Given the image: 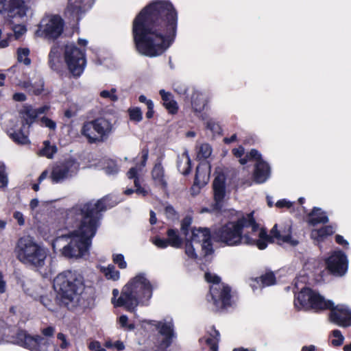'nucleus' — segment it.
I'll return each instance as SVG.
<instances>
[{"instance_id":"obj_1","label":"nucleus","mask_w":351,"mask_h":351,"mask_svg":"<svg viewBox=\"0 0 351 351\" xmlns=\"http://www.w3.org/2000/svg\"><path fill=\"white\" fill-rule=\"evenodd\" d=\"M177 25L178 14L170 2L157 1L149 4L133 21L137 51L151 58L162 55L173 42Z\"/></svg>"},{"instance_id":"obj_2","label":"nucleus","mask_w":351,"mask_h":351,"mask_svg":"<svg viewBox=\"0 0 351 351\" xmlns=\"http://www.w3.org/2000/svg\"><path fill=\"white\" fill-rule=\"evenodd\" d=\"M264 235L265 230L255 222L252 213L228 223L215 234L219 241L227 245H256L260 250L266 248L262 241Z\"/></svg>"},{"instance_id":"obj_3","label":"nucleus","mask_w":351,"mask_h":351,"mask_svg":"<svg viewBox=\"0 0 351 351\" xmlns=\"http://www.w3.org/2000/svg\"><path fill=\"white\" fill-rule=\"evenodd\" d=\"M71 213L78 228L71 236L58 238L56 243H65L61 250L64 256L77 258L83 256L88 250V203H78Z\"/></svg>"},{"instance_id":"obj_4","label":"nucleus","mask_w":351,"mask_h":351,"mask_svg":"<svg viewBox=\"0 0 351 351\" xmlns=\"http://www.w3.org/2000/svg\"><path fill=\"white\" fill-rule=\"evenodd\" d=\"M333 302L326 300L318 292L309 288H303L295 296L294 305L298 309H313L315 311L330 309V320L341 326H351V312L344 305L333 307Z\"/></svg>"},{"instance_id":"obj_5","label":"nucleus","mask_w":351,"mask_h":351,"mask_svg":"<svg viewBox=\"0 0 351 351\" xmlns=\"http://www.w3.org/2000/svg\"><path fill=\"white\" fill-rule=\"evenodd\" d=\"M154 286L144 273L133 277L123 288L117 306H124L130 311L141 304H146L152 296Z\"/></svg>"},{"instance_id":"obj_6","label":"nucleus","mask_w":351,"mask_h":351,"mask_svg":"<svg viewBox=\"0 0 351 351\" xmlns=\"http://www.w3.org/2000/svg\"><path fill=\"white\" fill-rule=\"evenodd\" d=\"M53 287L63 304H77L86 288L84 275L78 271H63L54 278Z\"/></svg>"},{"instance_id":"obj_7","label":"nucleus","mask_w":351,"mask_h":351,"mask_svg":"<svg viewBox=\"0 0 351 351\" xmlns=\"http://www.w3.org/2000/svg\"><path fill=\"white\" fill-rule=\"evenodd\" d=\"M15 252L17 258L27 266L40 268L45 265V251L29 237L18 241Z\"/></svg>"},{"instance_id":"obj_8","label":"nucleus","mask_w":351,"mask_h":351,"mask_svg":"<svg viewBox=\"0 0 351 351\" xmlns=\"http://www.w3.org/2000/svg\"><path fill=\"white\" fill-rule=\"evenodd\" d=\"M77 47L74 43H67L64 47V60L70 73L74 76L80 75L84 71L86 60V40L79 39Z\"/></svg>"},{"instance_id":"obj_9","label":"nucleus","mask_w":351,"mask_h":351,"mask_svg":"<svg viewBox=\"0 0 351 351\" xmlns=\"http://www.w3.org/2000/svg\"><path fill=\"white\" fill-rule=\"evenodd\" d=\"M41 333L43 337L31 336L25 331H20L16 336L17 343L32 351H56V347L50 341L55 333V328H43Z\"/></svg>"},{"instance_id":"obj_10","label":"nucleus","mask_w":351,"mask_h":351,"mask_svg":"<svg viewBox=\"0 0 351 351\" xmlns=\"http://www.w3.org/2000/svg\"><path fill=\"white\" fill-rule=\"evenodd\" d=\"M64 26V21L60 15L47 14L38 25L35 36L53 42L62 36Z\"/></svg>"},{"instance_id":"obj_11","label":"nucleus","mask_w":351,"mask_h":351,"mask_svg":"<svg viewBox=\"0 0 351 351\" xmlns=\"http://www.w3.org/2000/svg\"><path fill=\"white\" fill-rule=\"evenodd\" d=\"M205 279L209 283H213L210 293L214 304L217 308H225L230 305V289L228 287L220 283V278L214 274L207 272Z\"/></svg>"},{"instance_id":"obj_12","label":"nucleus","mask_w":351,"mask_h":351,"mask_svg":"<svg viewBox=\"0 0 351 351\" xmlns=\"http://www.w3.org/2000/svg\"><path fill=\"white\" fill-rule=\"evenodd\" d=\"M28 3L29 0H0V14H6L12 24L13 19L23 21L30 10Z\"/></svg>"},{"instance_id":"obj_13","label":"nucleus","mask_w":351,"mask_h":351,"mask_svg":"<svg viewBox=\"0 0 351 351\" xmlns=\"http://www.w3.org/2000/svg\"><path fill=\"white\" fill-rule=\"evenodd\" d=\"M144 323L153 326L158 331L161 339H158L157 351H165L172 343L174 337L173 324L172 319L165 318L161 321L144 320Z\"/></svg>"},{"instance_id":"obj_14","label":"nucleus","mask_w":351,"mask_h":351,"mask_svg":"<svg viewBox=\"0 0 351 351\" xmlns=\"http://www.w3.org/2000/svg\"><path fill=\"white\" fill-rule=\"evenodd\" d=\"M262 241L265 243L266 247L269 243L276 242L279 245L286 244L289 246H296L298 244L297 239L293 237L291 232V225L286 224L285 226L278 227V224H275L268 235L265 231V235Z\"/></svg>"},{"instance_id":"obj_15","label":"nucleus","mask_w":351,"mask_h":351,"mask_svg":"<svg viewBox=\"0 0 351 351\" xmlns=\"http://www.w3.org/2000/svg\"><path fill=\"white\" fill-rule=\"evenodd\" d=\"M251 160H255V169L254 172V178L257 183L265 182L270 176V167L261 159V156L256 149H252L243 158H240L239 162L241 165L246 164Z\"/></svg>"},{"instance_id":"obj_16","label":"nucleus","mask_w":351,"mask_h":351,"mask_svg":"<svg viewBox=\"0 0 351 351\" xmlns=\"http://www.w3.org/2000/svg\"><path fill=\"white\" fill-rule=\"evenodd\" d=\"M92 134H89V143H102L107 140L113 130L112 123L103 117L91 122Z\"/></svg>"},{"instance_id":"obj_17","label":"nucleus","mask_w":351,"mask_h":351,"mask_svg":"<svg viewBox=\"0 0 351 351\" xmlns=\"http://www.w3.org/2000/svg\"><path fill=\"white\" fill-rule=\"evenodd\" d=\"M78 170V165L74 161L67 160L54 165L51 167L50 179L54 184L61 183L73 177Z\"/></svg>"},{"instance_id":"obj_18","label":"nucleus","mask_w":351,"mask_h":351,"mask_svg":"<svg viewBox=\"0 0 351 351\" xmlns=\"http://www.w3.org/2000/svg\"><path fill=\"white\" fill-rule=\"evenodd\" d=\"M108 208L106 199H101L98 200L91 209H89V240L95 236L97 228L100 224L99 221L101 219V213L106 210Z\"/></svg>"},{"instance_id":"obj_19","label":"nucleus","mask_w":351,"mask_h":351,"mask_svg":"<svg viewBox=\"0 0 351 351\" xmlns=\"http://www.w3.org/2000/svg\"><path fill=\"white\" fill-rule=\"evenodd\" d=\"M327 267L334 275L341 276L348 268V259L341 251L334 252L326 261Z\"/></svg>"},{"instance_id":"obj_20","label":"nucleus","mask_w":351,"mask_h":351,"mask_svg":"<svg viewBox=\"0 0 351 351\" xmlns=\"http://www.w3.org/2000/svg\"><path fill=\"white\" fill-rule=\"evenodd\" d=\"M215 175V178L213 183L214 199L215 208L219 209L226 194V176L223 170L220 167L216 169Z\"/></svg>"},{"instance_id":"obj_21","label":"nucleus","mask_w":351,"mask_h":351,"mask_svg":"<svg viewBox=\"0 0 351 351\" xmlns=\"http://www.w3.org/2000/svg\"><path fill=\"white\" fill-rule=\"evenodd\" d=\"M194 244L199 245L206 254L211 252L210 233L206 228H194L191 231V236L189 237Z\"/></svg>"},{"instance_id":"obj_22","label":"nucleus","mask_w":351,"mask_h":351,"mask_svg":"<svg viewBox=\"0 0 351 351\" xmlns=\"http://www.w3.org/2000/svg\"><path fill=\"white\" fill-rule=\"evenodd\" d=\"M210 166L207 163L202 164L197 167L194 184L192 191L197 193L201 187L205 186L210 177Z\"/></svg>"},{"instance_id":"obj_23","label":"nucleus","mask_w":351,"mask_h":351,"mask_svg":"<svg viewBox=\"0 0 351 351\" xmlns=\"http://www.w3.org/2000/svg\"><path fill=\"white\" fill-rule=\"evenodd\" d=\"M88 0H69L67 11L77 19L85 15Z\"/></svg>"},{"instance_id":"obj_24","label":"nucleus","mask_w":351,"mask_h":351,"mask_svg":"<svg viewBox=\"0 0 351 351\" xmlns=\"http://www.w3.org/2000/svg\"><path fill=\"white\" fill-rule=\"evenodd\" d=\"M275 282L276 278L274 274L272 272H268L259 278L252 280L250 285L252 289L255 291L256 289H262L266 286L274 285Z\"/></svg>"},{"instance_id":"obj_25","label":"nucleus","mask_w":351,"mask_h":351,"mask_svg":"<svg viewBox=\"0 0 351 351\" xmlns=\"http://www.w3.org/2000/svg\"><path fill=\"white\" fill-rule=\"evenodd\" d=\"M95 169H104L108 175H114L118 173L119 167L115 161L109 158L99 160V165L93 163Z\"/></svg>"},{"instance_id":"obj_26","label":"nucleus","mask_w":351,"mask_h":351,"mask_svg":"<svg viewBox=\"0 0 351 351\" xmlns=\"http://www.w3.org/2000/svg\"><path fill=\"white\" fill-rule=\"evenodd\" d=\"M177 168L183 175H187L190 172L191 160L186 150L178 155L177 159Z\"/></svg>"},{"instance_id":"obj_27","label":"nucleus","mask_w":351,"mask_h":351,"mask_svg":"<svg viewBox=\"0 0 351 351\" xmlns=\"http://www.w3.org/2000/svg\"><path fill=\"white\" fill-rule=\"evenodd\" d=\"M152 177L155 184L161 187H165L167 182L165 178L164 169L160 162L155 164L152 171Z\"/></svg>"},{"instance_id":"obj_28","label":"nucleus","mask_w":351,"mask_h":351,"mask_svg":"<svg viewBox=\"0 0 351 351\" xmlns=\"http://www.w3.org/2000/svg\"><path fill=\"white\" fill-rule=\"evenodd\" d=\"M48 58L50 68L53 70H58L60 62V51L58 45L55 43L52 45Z\"/></svg>"},{"instance_id":"obj_29","label":"nucleus","mask_w":351,"mask_h":351,"mask_svg":"<svg viewBox=\"0 0 351 351\" xmlns=\"http://www.w3.org/2000/svg\"><path fill=\"white\" fill-rule=\"evenodd\" d=\"M335 230L332 226H326L320 229H314L312 230L311 236L313 240L321 241L325 239L328 236L332 235Z\"/></svg>"},{"instance_id":"obj_30","label":"nucleus","mask_w":351,"mask_h":351,"mask_svg":"<svg viewBox=\"0 0 351 351\" xmlns=\"http://www.w3.org/2000/svg\"><path fill=\"white\" fill-rule=\"evenodd\" d=\"M169 245L174 248H180L183 244V239L180 236L178 230L170 228L167 231Z\"/></svg>"},{"instance_id":"obj_31","label":"nucleus","mask_w":351,"mask_h":351,"mask_svg":"<svg viewBox=\"0 0 351 351\" xmlns=\"http://www.w3.org/2000/svg\"><path fill=\"white\" fill-rule=\"evenodd\" d=\"M160 95L163 101V104L169 112L173 114L177 112V103L173 99V97L170 93L165 92V90H160Z\"/></svg>"},{"instance_id":"obj_32","label":"nucleus","mask_w":351,"mask_h":351,"mask_svg":"<svg viewBox=\"0 0 351 351\" xmlns=\"http://www.w3.org/2000/svg\"><path fill=\"white\" fill-rule=\"evenodd\" d=\"M309 217V223L313 226L317 223H326L328 221V218L325 213L317 208H314L313 211L310 213Z\"/></svg>"},{"instance_id":"obj_33","label":"nucleus","mask_w":351,"mask_h":351,"mask_svg":"<svg viewBox=\"0 0 351 351\" xmlns=\"http://www.w3.org/2000/svg\"><path fill=\"white\" fill-rule=\"evenodd\" d=\"M192 106L195 111H201L206 104V96L198 91H195L191 97Z\"/></svg>"},{"instance_id":"obj_34","label":"nucleus","mask_w":351,"mask_h":351,"mask_svg":"<svg viewBox=\"0 0 351 351\" xmlns=\"http://www.w3.org/2000/svg\"><path fill=\"white\" fill-rule=\"evenodd\" d=\"M9 136L16 143L25 145L29 143L27 135L22 132L21 130L18 131H8Z\"/></svg>"},{"instance_id":"obj_35","label":"nucleus","mask_w":351,"mask_h":351,"mask_svg":"<svg viewBox=\"0 0 351 351\" xmlns=\"http://www.w3.org/2000/svg\"><path fill=\"white\" fill-rule=\"evenodd\" d=\"M101 271L108 280L116 281L119 279V271L116 270L114 266L112 265H109L106 267H101Z\"/></svg>"},{"instance_id":"obj_36","label":"nucleus","mask_w":351,"mask_h":351,"mask_svg":"<svg viewBox=\"0 0 351 351\" xmlns=\"http://www.w3.org/2000/svg\"><path fill=\"white\" fill-rule=\"evenodd\" d=\"M219 332L215 328H211L210 331V337L205 339V341L211 350H215L217 348V343L219 339Z\"/></svg>"},{"instance_id":"obj_37","label":"nucleus","mask_w":351,"mask_h":351,"mask_svg":"<svg viewBox=\"0 0 351 351\" xmlns=\"http://www.w3.org/2000/svg\"><path fill=\"white\" fill-rule=\"evenodd\" d=\"M57 152V147L55 145H51L48 141L44 142V147L40 150L39 156H46L48 158H52L53 154Z\"/></svg>"},{"instance_id":"obj_38","label":"nucleus","mask_w":351,"mask_h":351,"mask_svg":"<svg viewBox=\"0 0 351 351\" xmlns=\"http://www.w3.org/2000/svg\"><path fill=\"white\" fill-rule=\"evenodd\" d=\"M199 247V245H195L193 241H191L189 238L186 239L185 253L189 258L192 259H196L197 258L195 250Z\"/></svg>"},{"instance_id":"obj_39","label":"nucleus","mask_w":351,"mask_h":351,"mask_svg":"<svg viewBox=\"0 0 351 351\" xmlns=\"http://www.w3.org/2000/svg\"><path fill=\"white\" fill-rule=\"evenodd\" d=\"M212 148L208 143H203L200 145L197 151V158L201 159L208 158L212 154Z\"/></svg>"},{"instance_id":"obj_40","label":"nucleus","mask_w":351,"mask_h":351,"mask_svg":"<svg viewBox=\"0 0 351 351\" xmlns=\"http://www.w3.org/2000/svg\"><path fill=\"white\" fill-rule=\"evenodd\" d=\"M23 112L27 117L25 124L29 127L34 120L38 117L36 109H34L31 106H25Z\"/></svg>"},{"instance_id":"obj_41","label":"nucleus","mask_w":351,"mask_h":351,"mask_svg":"<svg viewBox=\"0 0 351 351\" xmlns=\"http://www.w3.org/2000/svg\"><path fill=\"white\" fill-rule=\"evenodd\" d=\"M29 50L27 48H19L17 50V59L19 62L29 65L31 62L29 58Z\"/></svg>"},{"instance_id":"obj_42","label":"nucleus","mask_w":351,"mask_h":351,"mask_svg":"<svg viewBox=\"0 0 351 351\" xmlns=\"http://www.w3.org/2000/svg\"><path fill=\"white\" fill-rule=\"evenodd\" d=\"M8 174L4 163L0 161V189H5L8 184Z\"/></svg>"},{"instance_id":"obj_43","label":"nucleus","mask_w":351,"mask_h":351,"mask_svg":"<svg viewBox=\"0 0 351 351\" xmlns=\"http://www.w3.org/2000/svg\"><path fill=\"white\" fill-rule=\"evenodd\" d=\"M117 89L112 88L110 90H104L100 92L99 95L102 98L109 99L110 101L115 102L118 101L119 97L116 95Z\"/></svg>"},{"instance_id":"obj_44","label":"nucleus","mask_w":351,"mask_h":351,"mask_svg":"<svg viewBox=\"0 0 351 351\" xmlns=\"http://www.w3.org/2000/svg\"><path fill=\"white\" fill-rule=\"evenodd\" d=\"M12 29L14 32V36L16 39L20 38L27 32L26 27L21 24L14 25L12 27Z\"/></svg>"},{"instance_id":"obj_45","label":"nucleus","mask_w":351,"mask_h":351,"mask_svg":"<svg viewBox=\"0 0 351 351\" xmlns=\"http://www.w3.org/2000/svg\"><path fill=\"white\" fill-rule=\"evenodd\" d=\"M332 336L335 337L334 339L332 340L331 343L333 346H339L343 344L344 341V337L342 335L341 332L339 330H334L332 332Z\"/></svg>"},{"instance_id":"obj_46","label":"nucleus","mask_w":351,"mask_h":351,"mask_svg":"<svg viewBox=\"0 0 351 351\" xmlns=\"http://www.w3.org/2000/svg\"><path fill=\"white\" fill-rule=\"evenodd\" d=\"M113 262L117 264L120 269H125L127 267V263L125 258L121 254H114L112 255Z\"/></svg>"},{"instance_id":"obj_47","label":"nucleus","mask_w":351,"mask_h":351,"mask_svg":"<svg viewBox=\"0 0 351 351\" xmlns=\"http://www.w3.org/2000/svg\"><path fill=\"white\" fill-rule=\"evenodd\" d=\"M33 83V86H32L31 92L34 95H40L43 91L44 82L43 80L40 78L38 79L37 81H35Z\"/></svg>"},{"instance_id":"obj_48","label":"nucleus","mask_w":351,"mask_h":351,"mask_svg":"<svg viewBox=\"0 0 351 351\" xmlns=\"http://www.w3.org/2000/svg\"><path fill=\"white\" fill-rule=\"evenodd\" d=\"M130 119L135 121H140L142 119V112L138 108L129 109Z\"/></svg>"},{"instance_id":"obj_49","label":"nucleus","mask_w":351,"mask_h":351,"mask_svg":"<svg viewBox=\"0 0 351 351\" xmlns=\"http://www.w3.org/2000/svg\"><path fill=\"white\" fill-rule=\"evenodd\" d=\"M41 123L43 125H45V127L48 128L49 130H56V123L55 121L51 120V119L47 117H43L40 119Z\"/></svg>"},{"instance_id":"obj_50","label":"nucleus","mask_w":351,"mask_h":351,"mask_svg":"<svg viewBox=\"0 0 351 351\" xmlns=\"http://www.w3.org/2000/svg\"><path fill=\"white\" fill-rule=\"evenodd\" d=\"M192 223V219L190 217H186L183 219L181 223V230L183 234L187 237L188 229Z\"/></svg>"},{"instance_id":"obj_51","label":"nucleus","mask_w":351,"mask_h":351,"mask_svg":"<svg viewBox=\"0 0 351 351\" xmlns=\"http://www.w3.org/2000/svg\"><path fill=\"white\" fill-rule=\"evenodd\" d=\"M57 339L60 341V347L62 349H66L70 346V342L68 341L65 335L62 332H59L57 335Z\"/></svg>"},{"instance_id":"obj_52","label":"nucleus","mask_w":351,"mask_h":351,"mask_svg":"<svg viewBox=\"0 0 351 351\" xmlns=\"http://www.w3.org/2000/svg\"><path fill=\"white\" fill-rule=\"evenodd\" d=\"M152 243L159 248L165 249L169 245L167 239H160L159 237L154 238Z\"/></svg>"},{"instance_id":"obj_53","label":"nucleus","mask_w":351,"mask_h":351,"mask_svg":"<svg viewBox=\"0 0 351 351\" xmlns=\"http://www.w3.org/2000/svg\"><path fill=\"white\" fill-rule=\"evenodd\" d=\"M134 187H135V192L138 194V195H142L143 197L146 196L147 194H148V191L141 186L140 184H139V180L138 179H136L134 180Z\"/></svg>"},{"instance_id":"obj_54","label":"nucleus","mask_w":351,"mask_h":351,"mask_svg":"<svg viewBox=\"0 0 351 351\" xmlns=\"http://www.w3.org/2000/svg\"><path fill=\"white\" fill-rule=\"evenodd\" d=\"M165 213L167 218L174 219L176 218V212L171 206H167L165 209Z\"/></svg>"},{"instance_id":"obj_55","label":"nucleus","mask_w":351,"mask_h":351,"mask_svg":"<svg viewBox=\"0 0 351 351\" xmlns=\"http://www.w3.org/2000/svg\"><path fill=\"white\" fill-rule=\"evenodd\" d=\"M40 302L50 311H53V304L52 301L47 296H42L40 298Z\"/></svg>"},{"instance_id":"obj_56","label":"nucleus","mask_w":351,"mask_h":351,"mask_svg":"<svg viewBox=\"0 0 351 351\" xmlns=\"http://www.w3.org/2000/svg\"><path fill=\"white\" fill-rule=\"evenodd\" d=\"M147 158H148V151L143 150L141 164L139 165V166H136L138 168L139 171H141L142 169V168H143L145 166Z\"/></svg>"},{"instance_id":"obj_57","label":"nucleus","mask_w":351,"mask_h":351,"mask_svg":"<svg viewBox=\"0 0 351 351\" xmlns=\"http://www.w3.org/2000/svg\"><path fill=\"white\" fill-rule=\"evenodd\" d=\"M13 217L16 220L19 226H23L25 224V219L22 213L16 211L14 212Z\"/></svg>"},{"instance_id":"obj_58","label":"nucleus","mask_w":351,"mask_h":351,"mask_svg":"<svg viewBox=\"0 0 351 351\" xmlns=\"http://www.w3.org/2000/svg\"><path fill=\"white\" fill-rule=\"evenodd\" d=\"M2 31L0 29V49L5 48L9 45V39L12 37V34H8L7 38H1Z\"/></svg>"},{"instance_id":"obj_59","label":"nucleus","mask_w":351,"mask_h":351,"mask_svg":"<svg viewBox=\"0 0 351 351\" xmlns=\"http://www.w3.org/2000/svg\"><path fill=\"white\" fill-rule=\"evenodd\" d=\"M89 350L93 351H106V350L101 347V345L97 341H93L89 343Z\"/></svg>"},{"instance_id":"obj_60","label":"nucleus","mask_w":351,"mask_h":351,"mask_svg":"<svg viewBox=\"0 0 351 351\" xmlns=\"http://www.w3.org/2000/svg\"><path fill=\"white\" fill-rule=\"evenodd\" d=\"M138 168L137 167H132L128 172L127 175L128 178L130 179H138L137 177V172L138 171Z\"/></svg>"},{"instance_id":"obj_61","label":"nucleus","mask_w":351,"mask_h":351,"mask_svg":"<svg viewBox=\"0 0 351 351\" xmlns=\"http://www.w3.org/2000/svg\"><path fill=\"white\" fill-rule=\"evenodd\" d=\"M19 86L25 90H27L29 92H31L33 83L29 81H21L19 82Z\"/></svg>"},{"instance_id":"obj_62","label":"nucleus","mask_w":351,"mask_h":351,"mask_svg":"<svg viewBox=\"0 0 351 351\" xmlns=\"http://www.w3.org/2000/svg\"><path fill=\"white\" fill-rule=\"evenodd\" d=\"M276 206L278 208L287 207L290 208L292 205L291 202L287 201L286 199L279 200L276 202Z\"/></svg>"},{"instance_id":"obj_63","label":"nucleus","mask_w":351,"mask_h":351,"mask_svg":"<svg viewBox=\"0 0 351 351\" xmlns=\"http://www.w3.org/2000/svg\"><path fill=\"white\" fill-rule=\"evenodd\" d=\"M245 149L242 146H239L238 148L232 149L233 154L237 158H241L243 155Z\"/></svg>"},{"instance_id":"obj_64","label":"nucleus","mask_w":351,"mask_h":351,"mask_svg":"<svg viewBox=\"0 0 351 351\" xmlns=\"http://www.w3.org/2000/svg\"><path fill=\"white\" fill-rule=\"evenodd\" d=\"M26 99V95L21 93H16L13 95V99L16 101H24Z\"/></svg>"}]
</instances>
